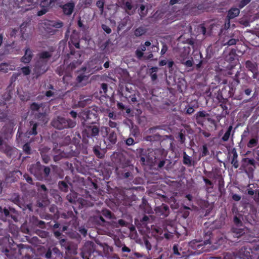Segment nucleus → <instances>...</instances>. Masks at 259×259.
Segmentation results:
<instances>
[{"instance_id":"f8f14e48","label":"nucleus","mask_w":259,"mask_h":259,"mask_svg":"<svg viewBox=\"0 0 259 259\" xmlns=\"http://www.w3.org/2000/svg\"><path fill=\"white\" fill-rule=\"evenodd\" d=\"M22 40H26L32 33L30 20L23 22L20 26Z\"/></svg>"},{"instance_id":"49530a36","label":"nucleus","mask_w":259,"mask_h":259,"mask_svg":"<svg viewBox=\"0 0 259 259\" xmlns=\"http://www.w3.org/2000/svg\"><path fill=\"white\" fill-rule=\"evenodd\" d=\"M66 198L69 202L74 203L77 198V194L76 193H70L66 196Z\"/></svg>"},{"instance_id":"c85d7f7f","label":"nucleus","mask_w":259,"mask_h":259,"mask_svg":"<svg viewBox=\"0 0 259 259\" xmlns=\"http://www.w3.org/2000/svg\"><path fill=\"white\" fill-rule=\"evenodd\" d=\"M100 247L103 251V256L105 258L113 253L112 247L106 243L100 244Z\"/></svg>"},{"instance_id":"58836bf2","label":"nucleus","mask_w":259,"mask_h":259,"mask_svg":"<svg viewBox=\"0 0 259 259\" xmlns=\"http://www.w3.org/2000/svg\"><path fill=\"white\" fill-rule=\"evenodd\" d=\"M158 68L157 67H152L149 69V72L150 73V76L151 78V80L152 81H155L157 78V75L156 72L158 71Z\"/></svg>"},{"instance_id":"f3484780","label":"nucleus","mask_w":259,"mask_h":259,"mask_svg":"<svg viewBox=\"0 0 259 259\" xmlns=\"http://www.w3.org/2000/svg\"><path fill=\"white\" fill-rule=\"evenodd\" d=\"M209 116V114L204 110L198 111L194 115L196 123L202 126L204 125L205 118Z\"/></svg>"},{"instance_id":"423d86ee","label":"nucleus","mask_w":259,"mask_h":259,"mask_svg":"<svg viewBox=\"0 0 259 259\" xmlns=\"http://www.w3.org/2000/svg\"><path fill=\"white\" fill-rule=\"evenodd\" d=\"M51 124L54 128L62 130L65 128H73L75 126L76 122L75 120L59 116L53 119Z\"/></svg>"},{"instance_id":"9b49d317","label":"nucleus","mask_w":259,"mask_h":259,"mask_svg":"<svg viewBox=\"0 0 259 259\" xmlns=\"http://www.w3.org/2000/svg\"><path fill=\"white\" fill-rule=\"evenodd\" d=\"M150 165H156L158 160H160L165 157L164 149L161 148H151Z\"/></svg>"},{"instance_id":"c03bdc74","label":"nucleus","mask_w":259,"mask_h":259,"mask_svg":"<svg viewBox=\"0 0 259 259\" xmlns=\"http://www.w3.org/2000/svg\"><path fill=\"white\" fill-rule=\"evenodd\" d=\"M242 162L245 163L247 166L250 165L253 166L254 168L255 167L256 162L253 158H244L242 159Z\"/></svg>"},{"instance_id":"ddd939ff","label":"nucleus","mask_w":259,"mask_h":259,"mask_svg":"<svg viewBox=\"0 0 259 259\" xmlns=\"http://www.w3.org/2000/svg\"><path fill=\"white\" fill-rule=\"evenodd\" d=\"M44 25L46 26L47 32L50 35H53L55 34L57 30L51 27L60 28L63 26V23L60 21H55L48 20L44 23Z\"/></svg>"},{"instance_id":"6e6d98bb","label":"nucleus","mask_w":259,"mask_h":259,"mask_svg":"<svg viewBox=\"0 0 259 259\" xmlns=\"http://www.w3.org/2000/svg\"><path fill=\"white\" fill-rule=\"evenodd\" d=\"M111 131L109 127L107 126H102L100 128V132L102 133L103 135V137H105V136H107L108 133Z\"/></svg>"},{"instance_id":"a878e982","label":"nucleus","mask_w":259,"mask_h":259,"mask_svg":"<svg viewBox=\"0 0 259 259\" xmlns=\"http://www.w3.org/2000/svg\"><path fill=\"white\" fill-rule=\"evenodd\" d=\"M69 49H70V54L71 55H74L76 53L73 47H75L77 49L80 48L79 41L77 40H73V38L71 36L70 40L68 42Z\"/></svg>"},{"instance_id":"aec40b11","label":"nucleus","mask_w":259,"mask_h":259,"mask_svg":"<svg viewBox=\"0 0 259 259\" xmlns=\"http://www.w3.org/2000/svg\"><path fill=\"white\" fill-rule=\"evenodd\" d=\"M151 44L149 41H146L144 44H141L139 47L136 50L135 54L138 59H141L144 56L143 52L146 51V47L151 46Z\"/></svg>"},{"instance_id":"bb28decb","label":"nucleus","mask_w":259,"mask_h":259,"mask_svg":"<svg viewBox=\"0 0 259 259\" xmlns=\"http://www.w3.org/2000/svg\"><path fill=\"white\" fill-rule=\"evenodd\" d=\"M68 177L66 176L65 178L64 181H59L58 183V186L59 189L63 192H67L69 190V185H71V183L68 182Z\"/></svg>"},{"instance_id":"4468645a","label":"nucleus","mask_w":259,"mask_h":259,"mask_svg":"<svg viewBox=\"0 0 259 259\" xmlns=\"http://www.w3.org/2000/svg\"><path fill=\"white\" fill-rule=\"evenodd\" d=\"M43 168L44 166L38 162L30 166L29 171L37 180H41L44 179Z\"/></svg>"},{"instance_id":"3c124183","label":"nucleus","mask_w":259,"mask_h":259,"mask_svg":"<svg viewBox=\"0 0 259 259\" xmlns=\"http://www.w3.org/2000/svg\"><path fill=\"white\" fill-rule=\"evenodd\" d=\"M23 150L25 154L30 155L31 153V149L29 143H26L23 146Z\"/></svg>"},{"instance_id":"cd10ccee","label":"nucleus","mask_w":259,"mask_h":259,"mask_svg":"<svg viewBox=\"0 0 259 259\" xmlns=\"http://www.w3.org/2000/svg\"><path fill=\"white\" fill-rule=\"evenodd\" d=\"M94 154L98 158H103L105 156V151L101 148L100 146L95 145L93 148Z\"/></svg>"},{"instance_id":"393cba45","label":"nucleus","mask_w":259,"mask_h":259,"mask_svg":"<svg viewBox=\"0 0 259 259\" xmlns=\"http://www.w3.org/2000/svg\"><path fill=\"white\" fill-rule=\"evenodd\" d=\"M230 153L232 154V156L231 157V163L235 168H237L239 167V164L237 160L238 155L236 148H232Z\"/></svg>"},{"instance_id":"473e14b6","label":"nucleus","mask_w":259,"mask_h":259,"mask_svg":"<svg viewBox=\"0 0 259 259\" xmlns=\"http://www.w3.org/2000/svg\"><path fill=\"white\" fill-rule=\"evenodd\" d=\"M121 6L126 11L131 10L133 8L132 0H120Z\"/></svg>"},{"instance_id":"e2e57ef3","label":"nucleus","mask_w":259,"mask_h":259,"mask_svg":"<svg viewBox=\"0 0 259 259\" xmlns=\"http://www.w3.org/2000/svg\"><path fill=\"white\" fill-rule=\"evenodd\" d=\"M22 72L23 74L25 75H28L30 74L31 72V70L29 66H25L21 68Z\"/></svg>"},{"instance_id":"2eb2a0df","label":"nucleus","mask_w":259,"mask_h":259,"mask_svg":"<svg viewBox=\"0 0 259 259\" xmlns=\"http://www.w3.org/2000/svg\"><path fill=\"white\" fill-rule=\"evenodd\" d=\"M80 147H78L76 145H72L66 147L65 150H63V156L65 158H70L72 157H77L80 154V151L79 150Z\"/></svg>"},{"instance_id":"a211bd4d","label":"nucleus","mask_w":259,"mask_h":259,"mask_svg":"<svg viewBox=\"0 0 259 259\" xmlns=\"http://www.w3.org/2000/svg\"><path fill=\"white\" fill-rule=\"evenodd\" d=\"M155 211L157 215L165 218L169 213V209L167 205L163 203L161 205L156 207Z\"/></svg>"},{"instance_id":"4d7b16f0","label":"nucleus","mask_w":259,"mask_h":259,"mask_svg":"<svg viewBox=\"0 0 259 259\" xmlns=\"http://www.w3.org/2000/svg\"><path fill=\"white\" fill-rule=\"evenodd\" d=\"M251 2V0H240L237 6L239 9H242L248 4Z\"/></svg>"},{"instance_id":"a19ab883","label":"nucleus","mask_w":259,"mask_h":259,"mask_svg":"<svg viewBox=\"0 0 259 259\" xmlns=\"http://www.w3.org/2000/svg\"><path fill=\"white\" fill-rule=\"evenodd\" d=\"M195 11H193V15H197L200 13V11H203L205 9V7L203 4H195V7L193 8Z\"/></svg>"},{"instance_id":"8fccbe9b","label":"nucleus","mask_w":259,"mask_h":259,"mask_svg":"<svg viewBox=\"0 0 259 259\" xmlns=\"http://www.w3.org/2000/svg\"><path fill=\"white\" fill-rule=\"evenodd\" d=\"M12 201L17 205H19L20 203V197L18 194L14 193L11 198Z\"/></svg>"},{"instance_id":"4be33fe9","label":"nucleus","mask_w":259,"mask_h":259,"mask_svg":"<svg viewBox=\"0 0 259 259\" xmlns=\"http://www.w3.org/2000/svg\"><path fill=\"white\" fill-rule=\"evenodd\" d=\"M34 118L38 121V124L41 125L46 124L49 121L48 115L45 112L35 113Z\"/></svg>"},{"instance_id":"20e7f679","label":"nucleus","mask_w":259,"mask_h":259,"mask_svg":"<svg viewBox=\"0 0 259 259\" xmlns=\"http://www.w3.org/2000/svg\"><path fill=\"white\" fill-rule=\"evenodd\" d=\"M84 129L82 132V141L88 144L89 139H97L99 136L100 132V127L99 123L83 125Z\"/></svg>"},{"instance_id":"a18cd8bd","label":"nucleus","mask_w":259,"mask_h":259,"mask_svg":"<svg viewBox=\"0 0 259 259\" xmlns=\"http://www.w3.org/2000/svg\"><path fill=\"white\" fill-rule=\"evenodd\" d=\"M258 144V139L257 138L251 139L248 142L247 146L249 148H252L256 147Z\"/></svg>"},{"instance_id":"052dcab7","label":"nucleus","mask_w":259,"mask_h":259,"mask_svg":"<svg viewBox=\"0 0 259 259\" xmlns=\"http://www.w3.org/2000/svg\"><path fill=\"white\" fill-rule=\"evenodd\" d=\"M209 154V151L206 145H204L202 146V150L201 155L202 157L207 156Z\"/></svg>"},{"instance_id":"b1692460","label":"nucleus","mask_w":259,"mask_h":259,"mask_svg":"<svg viewBox=\"0 0 259 259\" xmlns=\"http://www.w3.org/2000/svg\"><path fill=\"white\" fill-rule=\"evenodd\" d=\"M33 57V53L28 47H26L25 54L21 57L20 61L24 64H28L30 62Z\"/></svg>"},{"instance_id":"79ce46f5","label":"nucleus","mask_w":259,"mask_h":259,"mask_svg":"<svg viewBox=\"0 0 259 259\" xmlns=\"http://www.w3.org/2000/svg\"><path fill=\"white\" fill-rule=\"evenodd\" d=\"M232 125H230L228 128H227V131L225 132V134L224 135V136H223V137L222 138V140L223 141V142H227L229 140V139L230 137V135H231V132L232 130Z\"/></svg>"},{"instance_id":"7c9ffc66","label":"nucleus","mask_w":259,"mask_h":259,"mask_svg":"<svg viewBox=\"0 0 259 259\" xmlns=\"http://www.w3.org/2000/svg\"><path fill=\"white\" fill-rule=\"evenodd\" d=\"M145 141L150 142H160L161 136L159 134L147 136L144 138Z\"/></svg>"},{"instance_id":"603ef678","label":"nucleus","mask_w":259,"mask_h":259,"mask_svg":"<svg viewBox=\"0 0 259 259\" xmlns=\"http://www.w3.org/2000/svg\"><path fill=\"white\" fill-rule=\"evenodd\" d=\"M125 97L126 99H130V100L128 101L129 103L135 104L138 102V100L135 94L131 95L126 94Z\"/></svg>"},{"instance_id":"f257e3e1","label":"nucleus","mask_w":259,"mask_h":259,"mask_svg":"<svg viewBox=\"0 0 259 259\" xmlns=\"http://www.w3.org/2000/svg\"><path fill=\"white\" fill-rule=\"evenodd\" d=\"M81 254L83 259H120L115 253H112L104 258L101 250H99L94 243L92 241L85 243Z\"/></svg>"},{"instance_id":"bf43d9fd","label":"nucleus","mask_w":259,"mask_h":259,"mask_svg":"<svg viewBox=\"0 0 259 259\" xmlns=\"http://www.w3.org/2000/svg\"><path fill=\"white\" fill-rule=\"evenodd\" d=\"M9 66L7 63H1L0 64V71L3 72H8L9 70Z\"/></svg>"},{"instance_id":"0eeeda50","label":"nucleus","mask_w":259,"mask_h":259,"mask_svg":"<svg viewBox=\"0 0 259 259\" xmlns=\"http://www.w3.org/2000/svg\"><path fill=\"white\" fill-rule=\"evenodd\" d=\"M18 211L13 207L9 206L8 208H3L0 206V220L4 222L14 220L15 222L18 221Z\"/></svg>"},{"instance_id":"c9c22d12","label":"nucleus","mask_w":259,"mask_h":259,"mask_svg":"<svg viewBox=\"0 0 259 259\" xmlns=\"http://www.w3.org/2000/svg\"><path fill=\"white\" fill-rule=\"evenodd\" d=\"M43 106V103H37L33 102L30 105V110L32 114H34V113L36 111H38L39 109Z\"/></svg>"},{"instance_id":"680f3d73","label":"nucleus","mask_w":259,"mask_h":259,"mask_svg":"<svg viewBox=\"0 0 259 259\" xmlns=\"http://www.w3.org/2000/svg\"><path fill=\"white\" fill-rule=\"evenodd\" d=\"M78 147H80V149H79V150L80 151V154H88V148H87V146L81 144V145H78Z\"/></svg>"},{"instance_id":"e433bc0d","label":"nucleus","mask_w":259,"mask_h":259,"mask_svg":"<svg viewBox=\"0 0 259 259\" xmlns=\"http://www.w3.org/2000/svg\"><path fill=\"white\" fill-rule=\"evenodd\" d=\"M33 224L41 229L46 228V223L44 221L39 220L36 217H33Z\"/></svg>"},{"instance_id":"ea45409f","label":"nucleus","mask_w":259,"mask_h":259,"mask_svg":"<svg viewBox=\"0 0 259 259\" xmlns=\"http://www.w3.org/2000/svg\"><path fill=\"white\" fill-rule=\"evenodd\" d=\"M183 163L187 165L188 166H190L192 165V160L191 157L187 154V153L184 152L183 153Z\"/></svg>"},{"instance_id":"f03ea898","label":"nucleus","mask_w":259,"mask_h":259,"mask_svg":"<svg viewBox=\"0 0 259 259\" xmlns=\"http://www.w3.org/2000/svg\"><path fill=\"white\" fill-rule=\"evenodd\" d=\"M233 222L236 227L232 228L231 231L227 234V237L232 242H237L239 239L240 240L238 241H247V240L245 239L246 236L245 233L246 230L240 219L235 215L233 218Z\"/></svg>"},{"instance_id":"864d4df0","label":"nucleus","mask_w":259,"mask_h":259,"mask_svg":"<svg viewBox=\"0 0 259 259\" xmlns=\"http://www.w3.org/2000/svg\"><path fill=\"white\" fill-rule=\"evenodd\" d=\"M101 213L102 215H103L106 219H111L112 218V213L111 211L108 209H103Z\"/></svg>"},{"instance_id":"dca6fc26","label":"nucleus","mask_w":259,"mask_h":259,"mask_svg":"<svg viewBox=\"0 0 259 259\" xmlns=\"http://www.w3.org/2000/svg\"><path fill=\"white\" fill-rule=\"evenodd\" d=\"M33 3L34 0H16V4L18 8H22L25 12L33 8Z\"/></svg>"},{"instance_id":"f704fd0d","label":"nucleus","mask_w":259,"mask_h":259,"mask_svg":"<svg viewBox=\"0 0 259 259\" xmlns=\"http://www.w3.org/2000/svg\"><path fill=\"white\" fill-rule=\"evenodd\" d=\"M30 125L31 126L28 131V134L29 135L35 136L37 135V127L38 123L34 122L33 121H30Z\"/></svg>"},{"instance_id":"338daca9","label":"nucleus","mask_w":259,"mask_h":259,"mask_svg":"<svg viewBox=\"0 0 259 259\" xmlns=\"http://www.w3.org/2000/svg\"><path fill=\"white\" fill-rule=\"evenodd\" d=\"M49 0H42L40 3V5L42 7H45L48 8L50 7L52 3H50Z\"/></svg>"},{"instance_id":"72a5a7b5","label":"nucleus","mask_w":259,"mask_h":259,"mask_svg":"<svg viewBox=\"0 0 259 259\" xmlns=\"http://www.w3.org/2000/svg\"><path fill=\"white\" fill-rule=\"evenodd\" d=\"M107 140L112 145L115 144L117 142V134L113 131H111L107 135Z\"/></svg>"},{"instance_id":"6ab92c4d","label":"nucleus","mask_w":259,"mask_h":259,"mask_svg":"<svg viewBox=\"0 0 259 259\" xmlns=\"http://www.w3.org/2000/svg\"><path fill=\"white\" fill-rule=\"evenodd\" d=\"M245 66L249 71L253 73L252 77L253 78H257L258 75L257 64L250 60H247L245 62Z\"/></svg>"},{"instance_id":"39448f33","label":"nucleus","mask_w":259,"mask_h":259,"mask_svg":"<svg viewBox=\"0 0 259 259\" xmlns=\"http://www.w3.org/2000/svg\"><path fill=\"white\" fill-rule=\"evenodd\" d=\"M26 248L23 244L17 245L16 248L4 247L0 246L1 254L7 256L9 258L12 257H14L15 258L23 257L26 254L24 252Z\"/></svg>"},{"instance_id":"69168bd1","label":"nucleus","mask_w":259,"mask_h":259,"mask_svg":"<svg viewBox=\"0 0 259 259\" xmlns=\"http://www.w3.org/2000/svg\"><path fill=\"white\" fill-rule=\"evenodd\" d=\"M50 168L48 166H44L43 168V174H44V178H47L49 176L50 173Z\"/></svg>"},{"instance_id":"4c0bfd02","label":"nucleus","mask_w":259,"mask_h":259,"mask_svg":"<svg viewBox=\"0 0 259 259\" xmlns=\"http://www.w3.org/2000/svg\"><path fill=\"white\" fill-rule=\"evenodd\" d=\"M38 57L40 60H47L52 57V54L48 51H43L38 54ZM45 61L47 62L48 60H45Z\"/></svg>"},{"instance_id":"5701e85b","label":"nucleus","mask_w":259,"mask_h":259,"mask_svg":"<svg viewBox=\"0 0 259 259\" xmlns=\"http://www.w3.org/2000/svg\"><path fill=\"white\" fill-rule=\"evenodd\" d=\"M60 7L65 15L69 16L74 10L75 4L73 2H71L61 6Z\"/></svg>"},{"instance_id":"37998d69","label":"nucleus","mask_w":259,"mask_h":259,"mask_svg":"<svg viewBox=\"0 0 259 259\" xmlns=\"http://www.w3.org/2000/svg\"><path fill=\"white\" fill-rule=\"evenodd\" d=\"M147 32V29L143 27H139L135 30V35L136 36H141L145 34Z\"/></svg>"},{"instance_id":"2f4dec72","label":"nucleus","mask_w":259,"mask_h":259,"mask_svg":"<svg viewBox=\"0 0 259 259\" xmlns=\"http://www.w3.org/2000/svg\"><path fill=\"white\" fill-rule=\"evenodd\" d=\"M239 13V9L236 8H231L228 11L227 18L230 20L238 16Z\"/></svg>"},{"instance_id":"774afa93","label":"nucleus","mask_w":259,"mask_h":259,"mask_svg":"<svg viewBox=\"0 0 259 259\" xmlns=\"http://www.w3.org/2000/svg\"><path fill=\"white\" fill-rule=\"evenodd\" d=\"M253 198L256 203H259V189L255 190Z\"/></svg>"},{"instance_id":"de8ad7c7","label":"nucleus","mask_w":259,"mask_h":259,"mask_svg":"<svg viewBox=\"0 0 259 259\" xmlns=\"http://www.w3.org/2000/svg\"><path fill=\"white\" fill-rule=\"evenodd\" d=\"M103 217L102 214L99 216H95L94 218V221L99 225H103L105 223V220Z\"/></svg>"},{"instance_id":"1a4fd4ad","label":"nucleus","mask_w":259,"mask_h":259,"mask_svg":"<svg viewBox=\"0 0 259 259\" xmlns=\"http://www.w3.org/2000/svg\"><path fill=\"white\" fill-rule=\"evenodd\" d=\"M151 148H139L137 149L136 154L137 157L140 158L142 165H150Z\"/></svg>"},{"instance_id":"5fc2aeb1","label":"nucleus","mask_w":259,"mask_h":259,"mask_svg":"<svg viewBox=\"0 0 259 259\" xmlns=\"http://www.w3.org/2000/svg\"><path fill=\"white\" fill-rule=\"evenodd\" d=\"M184 65L186 67H191L193 66L194 62L192 58L191 59L186 60L181 63Z\"/></svg>"},{"instance_id":"6e6552de","label":"nucleus","mask_w":259,"mask_h":259,"mask_svg":"<svg viewBox=\"0 0 259 259\" xmlns=\"http://www.w3.org/2000/svg\"><path fill=\"white\" fill-rule=\"evenodd\" d=\"M152 230L158 235H161L163 234V237L167 239L172 238L176 232V228L170 225H163L162 228L158 226H153L152 227Z\"/></svg>"},{"instance_id":"09e8293b","label":"nucleus","mask_w":259,"mask_h":259,"mask_svg":"<svg viewBox=\"0 0 259 259\" xmlns=\"http://www.w3.org/2000/svg\"><path fill=\"white\" fill-rule=\"evenodd\" d=\"M89 78V75H85L84 73L79 74L76 77V81L78 83H80L83 81H87Z\"/></svg>"},{"instance_id":"0e129e2a","label":"nucleus","mask_w":259,"mask_h":259,"mask_svg":"<svg viewBox=\"0 0 259 259\" xmlns=\"http://www.w3.org/2000/svg\"><path fill=\"white\" fill-rule=\"evenodd\" d=\"M198 30L202 33L203 35H205L206 32V29L204 24H201L198 27Z\"/></svg>"},{"instance_id":"c756f323","label":"nucleus","mask_w":259,"mask_h":259,"mask_svg":"<svg viewBox=\"0 0 259 259\" xmlns=\"http://www.w3.org/2000/svg\"><path fill=\"white\" fill-rule=\"evenodd\" d=\"M0 150L9 157H11L13 154V148L11 146L7 144H3V145L0 147Z\"/></svg>"},{"instance_id":"7ed1b4c3","label":"nucleus","mask_w":259,"mask_h":259,"mask_svg":"<svg viewBox=\"0 0 259 259\" xmlns=\"http://www.w3.org/2000/svg\"><path fill=\"white\" fill-rule=\"evenodd\" d=\"M212 234L211 231H208L206 232L204 236V240L194 239L189 243V246L190 248L194 250V253L200 254L208 250L205 246L207 244L212 243L211 241Z\"/></svg>"},{"instance_id":"412c9836","label":"nucleus","mask_w":259,"mask_h":259,"mask_svg":"<svg viewBox=\"0 0 259 259\" xmlns=\"http://www.w3.org/2000/svg\"><path fill=\"white\" fill-rule=\"evenodd\" d=\"M189 53L190 48L189 47H184L180 50L179 55L177 56V59L179 60L180 62L181 63L189 58Z\"/></svg>"},{"instance_id":"13d9d810","label":"nucleus","mask_w":259,"mask_h":259,"mask_svg":"<svg viewBox=\"0 0 259 259\" xmlns=\"http://www.w3.org/2000/svg\"><path fill=\"white\" fill-rule=\"evenodd\" d=\"M203 181L205 183V184L207 185H209L210 186V187H207L206 190L207 191V192H210L209 191V188H211L212 189L213 188V183L210 181L209 180V179L205 178V177H203Z\"/></svg>"},{"instance_id":"9d476101","label":"nucleus","mask_w":259,"mask_h":259,"mask_svg":"<svg viewBox=\"0 0 259 259\" xmlns=\"http://www.w3.org/2000/svg\"><path fill=\"white\" fill-rule=\"evenodd\" d=\"M83 125L97 124L99 120L98 114L96 111L88 110L82 113Z\"/></svg>"}]
</instances>
